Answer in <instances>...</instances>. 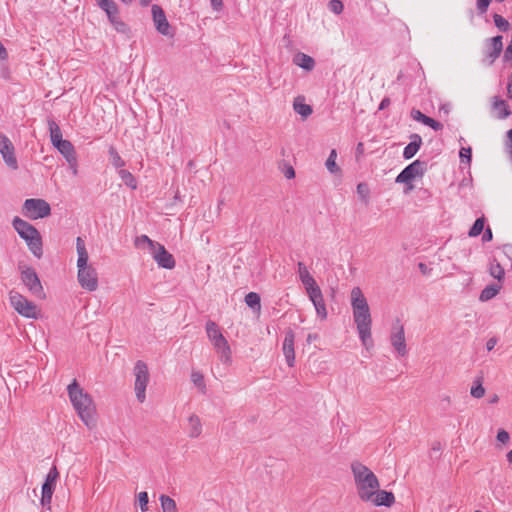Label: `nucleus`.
<instances>
[{"instance_id": "obj_35", "label": "nucleus", "mask_w": 512, "mask_h": 512, "mask_svg": "<svg viewBox=\"0 0 512 512\" xmlns=\"http://www.w3.org/2000/svg\"><path fill=\"white\" fill-rule=\"evenodd\" d=\"M470 394L472 397L480 399L485 395V388L482 384V378H477L474 380L473 385L470 389Z\"/></svg>"}, {"instance_id": "obj_54", "label": "nucleus", "mask_w": 512, "mask_h": 512, "mask_svg": "<svg viewBox=\"0 0 512 512\" xmlns=\"http://www.w3.org/2000/svg\"><path fill=\"white\" fill-rule=\"evenodd\" d=\"M493 238L492 230L488 227L485 229L484 234L482 236L483 242H489Z\"/></svg>"}, {"instance_id": "obj_56", "label": "nucleus", "mask_w": 512, "mask_h": 512, "mask_svg": "<svg viewBox=\"0 0 512 512\" xmlns=\"http://www.w3.org/2000/svg\"><path fill=\"white\" fill-rule=\"evenodd\" d=\"M497 343V340L495 338H490L487 342H486V348L488 351H491L495 345Z\"/></svg>"}, {"instance_id": "obj_3", "label": "nucleus", "mask_w": 512, "mask_h": 512, "mask_svg": "<svg viewBox=\"0 0 512 512\" xmlns=\"http://www.w3.org/2000/svg\"><path fill=\"white\" fill-rule=\"evenodd\" d=\"M69 399L77 415L88 429H94L97 424L96 405L92 397L80 387L76 379L67 387Z\"/></svg>"}, {"instance_id": "obj_63", "label": "nucleus", "mask_w": 512, "mask_h": 512, "mask_svg": "<svg viewBox=\"0 0 512 512\" xmlns=\"http://www.w3.org/2000/svg\"><path fill=\"white\" fill-rule=\"evenodd\" d=\"M356 150L359 154L363 153V143H358Z\"/></svg>"}, {"instance_id": "obj_50", "label": "nucleus", "mask_w": 512, "mask_h": 512, "mask_svg": "<svg viewBox=\"0 0 512 512\" xmlns=\"http://www.w3.org/2000/svg\"><path fill=\"white\" fill-rule=\"evenodd\" d=\"M67 163H68V166H69L72 174L74 176H77L78 175V161H77V157L72 158V159H68Z\"/></svg>"}, {"instance_id": "obj_41", "label": "nucleus", "mask_w": 512, "mask_h": 512, "mask_svg": "<svg viewBox=\"0 0 512 512\" xmlns=\"http://www.w3.org/2000/svg\"><path fill=\"white\" fill-rule=\"evenodd\" d=\"M369 193L370 191L366 183H359L357 185V194L363 202L368 203Z\"/></svg>"}, {"instance_id": "obj_24", "label": "nucleus", "mask_w": 512, "mask_h": 512, "mask_svg": "<svg viewBox=\"0 0 512 512\" xmlns=\"http://www.w3.org/2000/svg\"><path fill=\"white\" fill-rule=\"evenodd\" d=\"M411 142L404 148L403 157L405 159H411L420 149L422 144V138L418 134H412L410 136Z\"/></svg>"}, {"instance_id": "obj_59", "label": "nucleus", "mask_w": 512, "mask_h": 512, "mask_svg": "<svg viewBox=\"0 0 512 512\" xmlns=\"http://www.w3.org/2000/svg\"><path fill=\"white\" fill-rule=\"evenodd\" d=\"M389 105H390V99L384 98L379 105V110H383V109L387 108Z\"/></svg>"}, {"instance_id": "obj_58", "label": "nucleus", "mask_w": 512, "mask_h": 512, "mask_svg": "<svg viewBox=\"0 0 512 512\" xmlns=\"http://www.w3.org/2000/svg\"><path fill=\"white\" fill-rule=\"evenodd\" d=\"M8 57L7 50L0 42V60H5Z\"/></svg>"}, {"instance_id": "obj_28", "label": "nucleus", "mask_w": 512, "mask_h": 512, "mask_svg": "<svg viewBox=\"0 0 512 512\" xmlns=\"http://www.w3.org/2000/svg\"><path fill=\"white\" fill-rule=\"evenodd\" d=\"M55 148L63 155L66 161H68V159L77 157L76 150L69 140H65L59 143L55 146Z\"/></svg>"}, {"instance_id": "obj_23", "label": "nucleus", "mask_w": 512, "mask_h": 512, "mask_svg": "<svg viewBox=\"0 0 512 512\" xmlns=\"http://www.w3.org/2000/svg\"><path fill=\"white\" fill-rule=\"evenodd\" d=\"M492 110L498 119H506L511 115L507 103L498 97L493 98Z\"/></svg>"}, {"instance_id": "obj_29", "label": "nucleus", "mask_w": 512, "mask_h": 512, "mask_svg": "<svg viewBox=\"0 0 512 512\" xmlns=\"http://www.w3.org/2000/svg\"><path fill=\"white\" fill-rule=\"evenodd\" d=\"M502 286L500 284H491L486 286L480 293L479 300L481 302H486L494 298L499 291L501 290Z\"/></svg>"}, {"instance_id": "obj_64", "label": "nucleus", "mask_w": 512, "mask_h": 512, "mask_svg": "<svg viewBox=\"0 0 512 512\" xmlns=\"http://www.w3.org/2000/svg\"><path fill=\"white\" fill-rule=\"evenodd\" d=\"M507 459H508L509 463L512 464V449L508 452Z\"/></svg>"}, {"instance_id": "obj_37", "label": "nucleus", "mask_w": 512, "mask_h": 512, "mask_svg": "<svg viewBox=\"0 0 512 512\" xmlns=\"http://www.w3.org/2000/svg\"><path fill=\"white\" fill-rule=\"evenodd\" d=\"M484 223H485L484 217H480V218L476 219L473 226L471 227V229L468 232V236L469 237H477L478 235H480L484 230Z\"/></svg>"}, {"instance_id": "obj_19", "label": "nucleus", "mask_w": 512, "mask_h": 512, "mask_svg": "<svg viewBox=\"0 0 512 512\" xmlns=\"http://www.w3.org/2000/svg\"><path fill=\"white\" fill-rule=\"evenodd\" d=\"M502 36L498 35L489 39L488 49L486 51V58L488 65H492L495 60L500 56L503 49Z\"/></svg>"}, {"instance_id": "obj_55", "label": "nucleus", "mask_w": 512, "mask_h": 512, "mask_svg": "<svg viewBox=\"0 0 512 512\" xmlns=\"http://www.w3.org/2000/svg\"><path fill=\"white\" fill-rule=\"evenodd\" d=\"M418 268L420 270V272L423 274V275H429L432 271L431 268H429L426 264L424 263H419L418 265Z\"/></svg>"}, {"instance_id": "obj_17", "label": "nucleus", "mask_w": 512, "mask_h": 512, "mask_svg": "<svg viewBox=\"0 0 512 512\" xmlns=\"http://www.w3.org/2000/svg\"><path fill=\"white\" fill-rule=\"evenodd\" d=\"M151 13L157 31L165 36L170 35V24L163 9L159 5L154 4L151 7Z\"/></svg>"}, {"instance_id": "obj_57", "label": "nucleus", "mask_w": 512, "mask_h": 512, "mask_svg": "<svg viewBox=\"0 0 512 512\" xmlns=\"http://www.w3.org/2000/svg\"><path fill=\"white\" fill-rule=\"evenodd\" d=\"M285 177L288 179H292L295 177V171L293 167L289 166L285 171Z\"/></svg>"}, {"instance_id": "obj_52", "label": "nucleus", "mask_w": 512, "mask_h": 512, "mask_svg": "<svg viewBox=\"0 0 512 512\" xmlns=\"http://www.w3.org/2000/svg\"><path fill=\"white\" fill-rule=\"evenodd\" d=\"M502 251L504 253V255L510 260L512 261V244H504L502 246Z\"/></svg>"}, {"instance_id": "obj_7", "label": "nucleus", "mask_w": 512, "mask_h": 512, "mask_svg": "<svg viewBox=\"0 0 512 512\" xmlns=\"http://www.w3.org/2000/svg\"><path fill=\"white\" fill-rule=\"evenodd\" d=\"M133 373L135 376L134 390L137 400L144 403L146 400V388L150 380L148 366L145 362L138 360L135 363Z\"/></svg>"}, {"instance_id": "obj_42", "label": "nucleus", "mask_w": 512, "mask_h": 512, "mask_svg": "<svg viewBox=\"0 0 512 512\" xmlns=\"http://www.w3.org/2000/svg\"><path fill=\"white\" fill-rule=\"evenodd\" d=\"M109 154H110L111 159H112V164L116 168H120V167L124 166V161L122 160L120 155L117 153V151L113 147L110 148Z\"/></svg>"}, {"instance_id": "obj_33", "label": "nucleus", "mask_w": 512, "mask_h": 512, "mask_svg": "<svg viewBox=\"0 0 512 512\" xmlns=\"http://www.w3.org/2000/svg\"><path fill=\"white\" fill-rule=\"evenodd\" d=\"M337 152L335 149H332L329 157L326 160L325 166L328 171L332 174H336L340 172L339 166L336 164Z\"/></svg>"}, {"instance_id": "obj_11", "label": "nucleus", "mask_w": 512, "mask_h": 512, "mask_svg": "<svg viewBox=\"0 0 512 512\" xmlns=\"http://www.w3.org/2000/svg\"><path fill=\"white\" fill-rule=\"evenodd\" d=\"M390 343L398 356L404 357L407 355L408 350L405 337V329L399 320H397L391 328Z\"/></svg>"}, {"instance_id": "obj_21", "label": "nucleus", "mask_w": 512, "mask_h": 512, "mask_svg": "<svg viewBox=\"0 0 512 512\" xmlns=\"http://www.w3.org/2000/svg\"><path fill=\"white\" fill-rule=\"evenodd\" d=\"M308 296L315 307L317 315L322 320H325L327 318V310L321 289L319 288L316 290L314 289V291L312 290Z\"/></svg>"}, {"instance_id": "obj_22", "label": "nucleus", "mask_w": 512, "mask_h": 512, "mask_svg": "<svg viewBox=\"0 0 512 512\" xmlns=\"http://www.w3.org/2000/svg\"><path fill=\"white\" fill-rule=\"evenodd\" d=\"M203 431L202 422L198 415L191 414L187 418V434L191 439H197L201 436Z\"/></svg>"}, {"instance_id": "obj_12", "label": "nucleus", "mask_w": 512, "mask_h": 512, "mask_svg": "<svg viewBox=\"0 0 512 512\" xmlns=\"http://www.w3.org/2000/svg\"><path fill=\"white\" fill-rule=\"evenodd\" d=\"M58 478H59V472H58L56 466H53L49 470V472L46 476V479L42 485L41 504L43 506H47L48 509H50L52 495L54 493Z\"/></svg>"}, {"instance_id": "obj_48", "label": "nucleus", "mask_w": 512, "mask_h": 512, "mask_svg": "<svg viewBox=\"0 0 512 512\" xmlns=\"http://www.w3.org/2000/svg\"><path fill=\"white\" fill-rule=\"evenodd\" d=\"M471 154H472V151H471V148L468 147V148H461L460 150V158H461V161L464 162L466 161L467 163H470L471 161Z\"/></svg>"}, {"instance_id": "obj_10", "label": "nucleus", "mask_w": 512, "mask_h": 512, "mask_svg": "<svg viewBox=\"0 0 512 512\" xmlns=\"http://www.w3.org/2000/svg\"><path fill=\"white\" fill-rule=\"evenodd\" d=\"M77 280L79 285L89 291L93 292L98 289V273L93 265L82 266L77 268Z\"/></svg>"}, {"instance_id": "obj_39", "label": "nucleus", "mask_w": 512, "mask_h": 512, "mask_svg": "<svg viewBox=\"0 0 512 512\" xmlns=\"http://www.w3.org/2000/svg\"><path fill=\"white\" fill-rule=\"evenodd\" d=\"M156 244H157V242L151 240L146 235H141L135 239V245L138 248H142L144 245H147V247L149 248V251H151Z\"/></svg>"}, {"instance_id": "obj_30", "label": "nucleus", "mask_w": 512, "mask_h": 512, "mask_svg": "<svg viewBox=\"0 0 512 512\" xmlns=\"http://www.w3.org/2000/svg\"><path fill=\"white\" fill-rule=\"evenodd\" d=\"M304 99L302 97H297L294 100L293 108L296 113L301 115L303 118H307L312 114V108L310 105L305 104Z\"/></svg>"}, {"instance_id": "obj_26", "label": "nucleus", "mask_w": 512, "mask_h": 512, "mask_svg": "<svg viewBox=\"0 0 512 512\" xmlns=\"http://www.w3.org/2000/svg\"><path fill=\"white\" fill-rule=\"evenodd\" d=\"M293 63L306 71H311L315 67L314 59L311 56L301 52L297 53L293 57Z\"/></svg>"}, {"instance_id": "obj_20", "label": "nucleus", "mask_w": 512, "mask_h": 512, "mask_svg": "<svg viewBox=\"0 0 512 512\" xmlns=\"http://www.w3.org/2000/svg\"><path fill=\"white\" fill-rule=\"evenodd\" d=\"M297 267L299 278L302 284L305 286L307 294L312 292V290L314 291V289H319V286L317 285L315 279L309 273L305 264L303 262H298Z\"/></svg>"}, {"instance_id": "obj_34", "label": "nucleus", "mask_w": 512, "mask_h": 512, "mask_svg": "<svg viewBox=\"0 0 512 512\" xmlns=\"http://www.w3.org/2000/svg\"><path fill=\"white\" fill-rule=\"evenodd\" d=\"M160 502L163 512H177L176 502L171 497L161 495Z\"/></svg>"}, {"instance_id": "obj_6", "label": "nucleus", "mask_w": 512, "mask_h": 512, "mask_svg": "<svg viewBox=\"0 0 512 512\" xmlns=\"http://www.w3.org/2000/svg\"><path fill=\"white\" fill-rule=\"evenodd\" d=\"M9 301L11 306L23 317L29 319L38 318L37 306L22 294L15 290L9 292Z\"/></svg>"}, {"instance_id": "obj_32", "label": "nucleus", "mask_w": 512, "mask_h": 512, "mask_svg": "<svg viewBox=\"0 0 512 512\" xmlns=\"http://www.w3.org/2000/svg\"><path fill=\"white\" fill-rule=\"evenodd\" d=\"M245 303L248 307L260 312L261 304H260V296L256 292H249L245 296Z\"/></svg>"}, {"instance_id": "obj_61", "label": "nucleus", "mask_w": 512, "mask_h": 512, "mask_svg": "<svg viewBox=\"0 0 512 512\" xmlns=\"http://www.w3.org/2000/svg\"><path fill=\"white\" fill-rule=\"evenodd\" d=\"M441 401L442 402H445L447 405H450L451 404V397L448 396V395H445L441 398Z\"/></svg>"}, {"instance_id": "obj_25", "label": "nucleus", "mask_w": 512, "mask_h": 512, "mask_svg": "<svg viewBox=\"0 0 512 512\" xmlns=\"http://www.w3.org/2000/svg\"><path fill=\"white\" fill-rule=\"evenodd\" d=\"M76 250H77V268L82 266H88L89 264V255L85 246V242L81 237H77L76 239Z\"/></svg>"}, {"instance_id": "obj_45", "label": "nucleus", "mask_w": 512, "mask_h": 512, "mask_svg": "<svg viewBox=\"0 0 512 512\" xmlns=\"http://www.w3.org/2000/svg\"><path fill=\"white\" fill-rule=\"evenodd\" d=\"M424 125H427V126L431 127L435 131H439V130H441L443 128V125L440 122H438V121H436L433 118H430L428 116L425 119Z\"/></svg>"}, {"instance_id": "obj_18", "label": "nucleus", "mask_w": 512, "mask_h": 512, "mask_svg": "<svg viewBox=\"0 0 512 512\" xmlns=\"http://www.w3.org/2000/svg\"><path fill=\"white\" fill-rule=\"evenodd\" d=\"M294 341V332L292 330H288L285 334L282 350L286 359V363L288 364L289 367H293L295 364Z\"/></svg>"}, {"instance_id": "obj_4", "label": "nucleus", "mask_w": 512, "mask_h": 512, "mask_svg": "<svg viewBox=\"0 0 512 512\" xmlns=\"http://www.w3.org/2000/svg\"><path fill=\"white\" fill-rule=\"evenodd\" d=\"M12 224L19 236L25 240L31 253L37 258H41L43 255V246L39 231L33 225L19 217H15Z\"/></svg>"}, {"instance_id": "obj_15", "label": "nucleus", "mask_w": 512, "mask_h": 512, "mask_svg": "<svg viewBox=\"0 0 512 512\" xmlns=\"http://www.w3.org/2000/svg\"><path fill=\"white\" fill-rule=\"evenodd\" d=\"M21 280L32 294L36 296L43 295V287L41 285L38 275L36 274L33 268L27 267L24 270H22Z\"/></svg>"}, {"instance_id": "obj_1", "label": "nucleus", "mask_w": 512, "mask_h": 512, "mask_svg": "<svg viewBox=\"0 0 512 512\" xmlns=\"http://www.w3.org/2000/svg\"><path fill=\"white\" fill-rule=\"evenodd\" d=\"M351 472L354 479L358 498L375 507H391L395 503L392 492L380 489V482L375 473L359 461L351 463Z\"/></svg>"}, {"instance_id": "obj_8", "label": "nucleus", "mask_w": 512, "mask_h": 512, "mask_svg": "<svg viewBox=\"0 0 512 512\" xmlns=\"http://www.w3.org/2000/svg\"><path fill=\"white\" fill-rule=\"evenodd\" d=\"M22 213L31 220L48 217L51 214V207L44 199L30 198L24 201Z\"/></svg>"}, {"instance_id": "obj_51", "label": "nucleus", "mask_w": 512, "mask_h": 512, "mask_svg": "<svg viewBox=\"0 0 512 512\" xmlns=\"http://www.w3.org/2000/svg\"><path fill=\"white\" fill-rule=\"evenodd\" d=\"M506 150L512 161V129L507 131Z\"/></svg>"}, {"instance_id": "obj_5", "label": "nucleus", "mask_w": 512, "mask_h": 512, "mask_svg": "<svg viewBox=\"0 0 512 512\" xmlns=\"http://www.w3.org/2000/svg\"><path fill=\"white\" fill-rule=\"evenodd\" d=\"M205 329L219 360L225 365H230L232 362L231 348L219 326L214 321L209 320L206 322Z\"/></svg>"}, {"instance_id": "obj_47", "label": "nucleus", "mask_w": 512, "mask_h": 512, "mask_svg": "<svg viewBox=\"0 0 512 512\" xmlns=\"http://www.w3.org/2000/svg\"><path fill=\"white\" fill-rule=\"evenodd\" d=\"M492 0H477L476 2V6H477V10L480 14H483L487 11L488 7H489V4L491 3Z\"/></svg>"}, {"instance_id": "obj_9", "label": "nucleus", "mask_w": 512, "mask_h": 512, "mask_svg": "<svg viewBox=\"0 0 512 512\" xmlns=\"http://www.w3.org/2000/svg\"><path fill=\"white\" fill-rule=\"evenodd\" d=\"M98 6L105 11L109 22L117 32L123 34L129 33V27L120 19L118 6L113 0H102L98 3Z\"/></svg>"}, {"instance_id": "obj_62", "label": "nucleus", "mask_w": 512, "mask_h": 512, "mask_svg": "<svg viewBox=\"0 0 512 512\" xmlns=\"http://www.w3.org/2000/svg\"><path fill=\"white\" fill-rule=\"evenodd\" d=\"M317 339V335L316 334H309L308 337H307V341L310 343L311 341Z\"/></svg>"}, {"instance_id": "obj_14", "label": "nucleus", "mask_w": 512, "mask_h": 512, "mask_svg": "<svg viewBox=\"0 0 512 512\" xmlns=\"http://www.w3.org/2000/svg\"><path fill=\"white\" fill-rule=\"evenodd\" d=\"M0 154L9 168L12 170L18 169V161L15 156L14 145L11 140L3 134H0Z\"/></svg>"}, {"instance_id": "obj_53", "label": "nucleus", "mask_w": 512, "mask_h": 512, "mask_svg": "<svg viewBox=\"0 0 512 512\" xmlns=\"http://www.w3.org/2000/svg\"><path fill=\"white\" fill-rule=\"evenodd\" d=\"M214 11H221L223 8V0H210Z\"/></svg>"}, {"instance_id": "obj_27", "label": "nucleus", "mask_w": 512, "mask_h": 512, "mask_svg": "<svg viewBox=\"0 0 512 512\" xmlns=\"http://www.w3.org/2000/svg\"><path fill=\"white\" fill-rule=\"evenodd\" d=\"M49 133H50V140L52 145L55 147L59 143L65 141L66 139L62 138V132L59 127V125L51 118L47 120Z\"/></svg>"}, {"instance_id": "obj_60", "label": "nucleus", "mask_w": 512, "mask_h": 512, "mask_svg": "<svg viewBox=\"0 0 512 512\" xmlns=\"http://www.w3.org/2000/svg\"><path fill=\"white\" fill-rule=\"evenodd\" d=\"M507 95L509 98H512V73H511L510 80L507 85Z\"/></svg>"}, {"instance_id": "obj_2", "label": "nucleus", "mask_w": 512, "mask_h": 512, "mask_svg": "<svg viewBox=\"0 0 512 512\" xmlns=\"http://www.w3.org/2000/svg\"><path fill=\"white\" fill-rule=\"evenodd\" d=\"M353 320L362 345L370 350L374 343L372 339V316L366 297L360 287H354L350 293Z\"/></svg>"}, {"instance_id": "obj_31", "label": "nucleus", "mask_w": 512, "mask_h": 512, "mask_svg": "<svg viewBox=\"0 0 512 512\" xmlns=\"http://www.w3.org/2000/svg\"><path fill=\"white\" fill-rule=\"evenodd\" d=\"M489 273L493 278L497 279L498 281H502L505 276V271L503 267L496 260H493L490 263Z\"/></svg>"}, {"instance_id": "obj_36", "label": "nucleus", "mask_w": 512, "mask_h": 512, "mask_svg": "<svg viewBox=\"0 0 512 512\" xmlns=\"http://www.w3.org/2000/svg\"><path fill=\"white\" fill-rule=\"evenodd\" d=\"M119 176L128 187H130L133 190L137 188V181L129 171L120 170Z\"/></svg>"}, {"instance_id": "obj_13", "label": "nucleus", "mask_w": 512, "mask_h": 512, "mask_svg": "<svg viewBox=\"0 0 512 512\" xmlns=\"http://www.w3.org/2000/svg\"><path fill=\"white\" fill-rule=\"evenodd\" d=\"M424 172L425 163L420 160H416L402 170V172L396 177V182L409 184L412 180L422 177Z\"/></svg>"}, {"instance_id": "obj_16", "label": "nucleus", "mask_w": 512, "mask_h": 512, "mask_svg": "<svg viewBox=\"0 0 512 512\" xmlns=\"http://www.w3.org/2000/svg\"><path fill=\"white\" fill-rule=\"evenodd\" d=\"M150 253L159 267L165 269H173L175 267V259L173 255L169 253L162 244L157 242Z\"/></svg>"}, {"instance_id": "obj_46", "label": "nucleus", "mask_w": 512, "mask_h": 512, "mask_svg": "<svg viewBox=\"0 0 512 512\" xmlns=\"http://www.w3.org/2000/svg\"><path fill=\"white\" fill-rule=\"evenodd\" d=\"M496 438L498 442L502 444H507L510 440V435L506 430L500 429L497 433Z\"/></svg>"}, {"instance_id": "obj_40", "label": "nucleus", "mask_w": 512, "mask_h": 512, "mask_svg": "<svg viewBox=\"0 0 512 512\" xmlns=\"http://www.w3.org/2000/svg\"><path fill=\"white\" fill-rule=\"evenodd\" d=\"M493 20H494L495 26L498 29H500L501 31L506 32V31L509 30V28H510L509 22L504 17H502L501 15L494 14Z\"/></svg>"}, {"instance_id": "obj_43", "label": "nucleus", "mask_w": 512, "mask_h": 512, "mask_svg": "<svg viewBox=\"0 0 512 512\" xmlns=\"http://www.w3.org/2000/svg\"><path fill=\"white\" fill-rule=\"evenodd\" d=\"M138 503L142 512H146L148 510V494L147 492H140L137 495Z\"/></svg>"}, {"instance_id": "obj_44", "label": "nucleus", "mask_w": 512, "mask_h": 512, "mask_svg": "<svg viewBox=\"0 0 512 512\" xmlns=\"http://www.w3.org/2000/svg\"><path fill=\"white\" fill-rule=\"evenodd\" d=\"M328 6L335 14H340L343 11V4L340 0H331Z\"/></svg>"}, {"instance_id": "obj_49", "label": "nucleus", "mask_w": 512, "mask_h": 512, "mask_svg": "<svg viewBox=\"0 0 512 512\" xmlns=\"http://www.w3.org/2000/svg\"><path fill=\"white\" fill-rule=\"evenodd\" d=\"M411 117L418 122H421L424 124L425 119L427 118L426 115H424L420 110L412 109L411 111Z\"/></svg>"}, {"instance_id": "obj_38", "label": "nucleus", "mask_w": 512, "mask_h": 512, "mask_svg": "<svg viewBox=\"0 0 512 512\" xmlns=\"http://www.w3.org/2000/svg\"><path fill=\"white\" fill-rule=\"evenodd\" d=\"M191 381L193 382V384L196 387H198V389L201 392H205L206 385H205L204 377H203L202 373H200L198 371H193L192 374H191Z\"/></svg>"}]
</instances>
